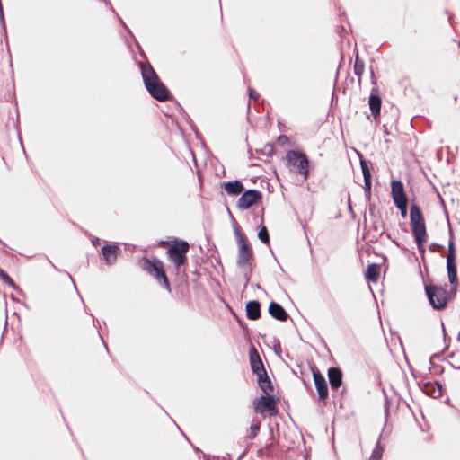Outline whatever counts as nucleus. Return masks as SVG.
Returning a JSON list of instances; mask_svg holds the SVG:
<instances>
[{"mask_svg": "<svg viewBox=\"0 0 460 460\" xmlns=\"http://www.w3.org/2000/svg\"><path fill=\"white\" fill-rule=\"evenodd\" d=\"M140 69L144 84L155 100L166 102L172 99L171 92L160 80L158 75L149 63H140Z\"/></svg>", "mask_w": 460, "mask_h": 460, "instance_id": "1", "label": "nucleus"}, {"mask_svg": "<svg viewBox=\"0 0 460 460\" xmlns=\"http://www.w3.org/2000/svg\"><path fill=\"white\" fill-rule=\"evenodd\" d=\"M178 240L179 239H173V240H170V241H160L158 243V245L160 247H163V248L167 247L169 249L170 247H172V244H173V243H176Z\"/></svg>", "mask_w": 460, "mask_h": 460, "instance_id": "31", "label": "nucleus"}, {"mask_svg": "<svg viewBox=\"0 0 460 460\" xmlns=\"http://www.w3.org/2000/svg\"><path fill=\"white\" fill-rule=\"evenodd\" d=\"M410 220L412 234L414 236L418 250L424 252V244L428 239L424 215L420 208L413 203L410 208Z\"/></svg>", "mask_w": 460, "mask_h": 460, "instance_id": "3", "label": "nucleus"}, {"mask_svg": "<svg viewBox=\"0 0 460 460\" xmlns=\"http://www.w3.org/2000/svg\"><path fill=\"white\" fill-rule=\"evenodd\" d=\"M380 276V266L373 263L367 266L365 278L368 282L376 283Z\"/></svg>", "mask_w": 460, "mask_h": 460, "instance_id": "20", "label": "nucleus"}, {"mask_svg": "<svg viewBox=\"0 0 460 460\" xmlns=\"http://www.w3.org/2000/svg\"><path fill=\"white\" fill-rule=\"evenodd\" d=\"M138 267L153 277L162 287L171 292V285L166 276L164 262L157 257H141L137 260Z\"/></svg>", "mask_w": 460, "mask_h": 460, "instance_id": "2", "label": "nucleus"}, {"mask_svg": "<svg viewBox=\"0 0 460 460\" xmlns=\"http://www.w3.org/2000/svg\"><path fill=\"white\" fill-rule=\"evenodd\" d=\"M277 143L281 146H284L286 145H288L289 143V138L288 136L286 135H280L279 136V137L277 138Z\"/></svg>", "mask_w": 460, "mask_h": 460, "instance_id": "30", "label": "nucleus"}, {"mask_svg": "<svg viewBox=\"0 0 460 460\" xmlns=\"http://www.w3.org/2000/svg\"><path fill=\"white\" fill-rule=\"evenodd\" d=\"M313 378L317 390L319 400L325 401L329 395L327 382L324 376L315 369L313 371Z\"/></svg>", "mask_w": 460, "mask_h": 460, "instance_id": "11", "label": "nucleus"}, {"mask_svg": "<svg viewBox=\"0 0 460 460\" xmlns=\"http://www.w3.org/2000/svg\"><path fill=\"white\" fill-rule=\"evenodd\" d=\"M258 237L260 238V240H261L263 243H269V242H270V236H269L268 230H267L266 226H263L259 230Z\"/></svg>", "mask_w": 460, "mask_h": 460, "instance_id": "26", "label": "nucleus"}, {"mask_svg": "<svg viewBox=\"0 0 460 460\" xmlns=\"http://www.w3.org/2000/svg\"><path fill=\"white\" fill-rule=\"evenodd\" d=\"M391 195L394 204L400 202H408V198L404 190L403 184L401 181H392Z\"/></svg>", "mask_w": 460, "mask_h": 460, "instance_id": "12", "label": "nucleus"}, {"mask_svg": "<svg viewBox=\"0 0 460 460\" xmlns=\"http://www.w3.org/2000/svg\"><path fill=\"white\" fill-rule=\"evenodd\" d=\"M327 375L332 389L336 390L341 386L343 375L339 367H330Z\"/></svg>", "mask_w": 460, "mask_h": 460, "instance_id": "15", "label": "nucleus"}, {"mask_svg": "<svg viewBox=\"0 0 460 460\" xmlns=\"http://www.w3.org/2000/svg\"><path fill=\"white\" fill-rule=\"evenodd\" d=\"M249 97L253 100H258L260 97V94L252 88L249 89Z\"/></svg>", "mask_w": 460, "mask_h": 460, "instance_id": "32", "label": "nucleus"}, {"mask_svg": "<svg viewBox=\"0 0 460 460\" xmlns=\"http://www.w3.org/2000/svg\"><path fill=\"white\" fill-rule=\"evenodd\" d=\"M0 279L1 280L6 284L7 286L16 288V284L13 280V279L3 270L0 268Z\"/></svg>", "mask_w": 460, "mask_h": 460, "instance_id": "24", "label": "nucleus"}, {"mask_svg": "<svg viewBox=\"0 0 460 460\" xmlns=\"http://www.w3.org/2000/svg\"><path fill=\"white\" fill-rule=\"evenodd\" d=\"M119 247L116 244H105L102 248V254L103 259L108 265H112L116 262L118 255L119 253Z\"/></svg>", "mask_w": 460, "mask_h": 460, "instance_id": "13", "label": "nucleus"}, {"mask_svg": "<svg viewBox=\"0 0 460 460\" xmlns=\"http://www.w3.org/2000/svg\"><path fill=\"white\" fill-rule=\"evenodd\" d=\"M189 250L190 244L184 240H178L172 244V247L167 249L166 254L177 270L187 264Z\"/></svg>", "mask_w": 460, "mask_h": 460, "instance_id": "6", "label": "nucleus"}, {"mask_svg": "<svg viewBox=\"0 0 460 460\" xmlns=\"http://www.w3.org/2000/svg\"><path fill=\"white\" fill-rule=\"evenodd\" d=\"M285 160L287 165L302 175L305 180L308 178L309 161L304 152L298 150H289L285 156Z\"/></svg>", "mask_w": 460, "mask_h": 460, "instance_id": "5", "label": "nucleus"}, {"mask_svg": "<svg viewBox=\"0 0 460 460\" xmlns=\"http://www.w3.org/2000/svg\"><path fill=\"white\" fill-rule=\"evenodd\" d=\"M249 360L252 371L254 375L257 376V377H259L261 375H264L267 372L264 367L261 358L253 345H252L249 349Z\"/></svg>", "mask_w": 460, "mask_h": 460, "instance_id": "10", "label": "nucleus"}, {"mask_svg": "<svg viewBox=\"0 0 460 460\" xmlns=\"http://www.w3.org/2000/svg\"><path fill=\"white\" fill-rule=\"evenodd\" d=\"M262 199L261 192L256 190H249L243 193L237 202V207L245 210L259 203Z\"/></svg>", "mask_w": 460, "mask_h": 460, "instance_id": "9", "label": "nucleus"}, {"mask_svg": "<svg viewBox=\"0 0 460 460\" xmlns=\"http://www.w3.org/2000/svg\"><path fill=\"white\" fill-rule=\"evenodd\" d=\"M383 456V448L377 444L373 450L369 460H380Z\"/></svg>", "mask_w": 460, "mask_h": 460, "instance_id": "27", "label": "nucleus"}, {"mask_svg": "<svg viewBox=\"0 0 460 460\" xmlns=\"http://www.w3.org/2000/svg\"><path fill=\"white\" fill-rule=\"evenodd\" d=\"M426 295L434 309H444L449 301L450 294L442 287L436 285L425 286Z\"/></svg>", "mask_w": 460, "mask_h": 460, "instance_id": "7", "label": "nucleus"}, {"mask_svg": "<svg viewBox=\"0 0 460 460\" xmlns=\"http://www.w3.org/2000/svg\"><path fill=\"white\" fill-rule=\"evenodd\" d=\"M447 270L448 275V280L451 284V292H456V287L458 286L457 271L456 261H447Z\"/></svg>", "mask_w": 460, "mask_h": 460, "instance_id": "17", "label": "nucleus"}, {"mask_svg": "<svg viewBox=\"0 0 460 460\" xmlns=\"http://www.w3.org/2000/svg\"><path fill=\"white\" fill-rule=\"evenodd\" d=\"M246 314L250 320H258L261 317V304L257 300L246 304Z\"/></svg>", "mask_w": 460, "mask_h": 460, "instance_id": "19", "label": "nucleus"}, {"mask_svg": "<svg viewBox=\"0 0 460 460\" xmlns=\"http://www.w3.org/2000/svg\"><path fill=\"white\" fill-rule=\"evenodd\" d=\"M279 398L277 397L276 395L263 394L260 397H256L253 400V410L256 413L261 414L264 417L267 415L270 417H274L279 413Z\"/></svg>", "mask_w": 460, "mask_h": 460, "instance_id": "4", "label": "nucleus"}, {"mask_svg": "<svg viewBox=\"0 0 460 460\" xmlns=\"http://www.w3.org/2000/svg\"><path fill=\"white\" fill-rule=\"evenodd\" d=\"M236 239L238 245L236 263L239 267L250 266L253 258L252 249L243 234L237 232Z\"/></svg>", "mask_w": 460, "mask_h": 460, "instance_id": "8", "label": "nucleus"}, {"mask_svg": "<svg viewBox=\"0 0 460 460\" xmlns=\"http://www.w3.org/2000/svg\"><path fill=\"white\" fill-rule=\"evenodd\" d=\"M360 166L364 177L365 190L368 193L371 191V172L366 161H360Z\"/></svg>", "mask_w": 460, "mask_h": 460, "instance_id": "22", "label": "nucleus"}, {"mask_svg": "<svg viewBox=\"0 0 460 460\" xmlns=\"http://www.w3.org/2000/svg\"><path fill=\"white\" fill-rule=\"evenodd\" d=\"M394 205L400 210L402 217H405L407 216L408 202H400Z\"/></svg>", "mask_w": 460, "mask_h": 460, "instance_id": "29", "label": "nucleus"}, {"mask_svg": "<svg viewBox=\"0 0 460 460\" xmlns=\"http://www.w3.org/2000/svg\"><path fill=\"white\" fill-rule=\"evenodd\" d=\"M93 243L94 245H97L99 243V240L96 239L95 241H93Z\"/></svg>", "mask_w": 460, "mask_h": 460, "instance_id": "33", "label": "nucleus"}, {"mask_svg": "<svg viewBox=\"0 0 460 460\" xmlns=\"http://www.w3.org/2000/svg\"><path fill=\"white\" fill-rule=\"evenodd\" d=\"M258 385L261 391L264 393V394L267 395H274V386L267 374V372L264 375L260 376L257 377Z\"/></svg>", "mask_w": 460, "mask_h": 460, "instance_id": "18", "label": "nucleus"}, {"mask_svg": "<svg viewBox=\"0 0 460 460\" xmlns=\"http://www.w3.org/2000/svg\"><path fill=\"white\" fill-rule=\"evenodd\" d=\"M224 190L229 195H239L243 190V185L239 181H227L224 183Z\"/></svg>", "mask_w": 460, "mask_h": 460, "instance_id": "21", "label": "nucleus"}, {"mask_svg": "<svg viewBox=\"0 0 460 460\" xmlns=\"http://www.w3.org/2000/svg\"><path fill=\"white\" fill-rule=\"evenodd\" d=\"M260 428H261V423L258 421L256 423H253L251 425L250 429H249V435L248 437L250 438H254L259 431H260Z\"/></svg>", "mask_w": 460, "mask_h": 460, "instance_id": "28", "label": "nucleus"}, {"mask_svg": "<svg viewBox=\"0 0 460 460\" xmlns=\"http://www.w3.org/2000/svg\"><path fill=\"white\" fill-rule=\"evenodd\" d=\"M269 313L273 318L281 322H286L288 318V314L286 310L276 302H271L270 304Z\"/></svg>", "mask_w": 460, "mask_h": 460, "instance_id": "16", "label": "nucleus"}, {"mask_svg": "<svg viewBox=\"0 0 460 460\" xmlns=\"http://www.w3.org/2000/svg\"><path fill=\"white\" fill-rule=\"evenodd\" d=\"M447 261H456V248L455 242L452 238L448 243V254L447 258Z\"/></svg>", "mask_w": 460, "mask_h": 460, "instance_id": "25", "label": "nucleus"}, {"mask_svg": "<svg viewBox=\"0 0 460 460\" xmlns=\"http://www.w3.org/2000/svg\"><path fill=\"white\" fill-rule=\"evenodd\" d=\"M369 109L376 121L379 120L382 100L376 90H372L369 96Z\"/></svg>", "mask_w": 460, "mask_h": 460, "instance_id": "14", "label": "nucleus"}, {"mask_svg": "<svg viewBox=\"0 0 460 460\" xmlns=\"http://www.w3.org/2000/svg\"><path fill=\"white\" fill-rule=\"evenodd\" d=\"M365 71V64L362 59L358 58V55L356 56L355 63H354V73L358 77V82H361V77Z\"/></svg>", "mask_w": 460, "mask_h": 460, "instance_id": "23", "label": "nucleus"}]
</instances>
